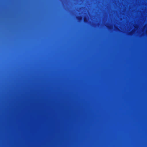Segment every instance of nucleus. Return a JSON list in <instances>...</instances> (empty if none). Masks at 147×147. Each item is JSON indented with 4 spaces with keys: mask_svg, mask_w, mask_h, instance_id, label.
Listing matches in <instances>:
<instances>
[{
    "mask_svg": "<svg viewBox=\"0 0 147 147\" xmlns=\"http://www.w3.org/2000/svg\"><path fill=\"white\" fill-rule=\"evenodd\" d=\"M76 18L79 21L81 20L82 18V17L81 16H79L77 17Z\"/></svg>",
    "mask_w": 147,
    "mask_h": 147,
    "instance_id": "nucleus-1",
    "label": "nucleus"
},
{
    "mask_svg": "<svg viewBox=\"0 0 147 147\" xmlns=\"http://www.w3.org/2000/svg\"><path fill=\"white\" fill-rule=\"evenodd\" d=\"M84 22L86 23L88 21L87 19L86 18H84Z\"/></svg>",
    "mask_w": 147,
    "mask_h": 147,
    "instance_id": "nucleus-2",
    "label": "nucleus"
}]
</instances>
